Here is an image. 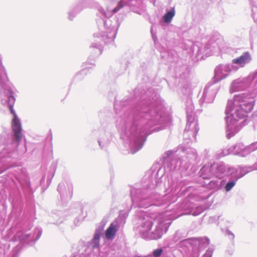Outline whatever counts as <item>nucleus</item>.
Wrapping results in <instances>:
<instances>
[{
  "instance_id": "obj_2",
  "label": "nucleus",
  "mask_w": 257,
  "mask_h": 257,
  "mask_svg": "<svg viewBox=\"0 0 257 257\" xmlns=\"http://www.w3.org/2000/svg\"><path fill=\"white\" fill-rule=\"evenodd\" d=\"M250 60V57L249 53L245 52L239 57L233 59L232 62L239 65L241 67H243L246 63L249 62Z\"/></svg>"
},
{
  "instance_id": "obj_8",
  "label": "nucleus",
  "mask_w": 257,
  "mask_h": 257,
  "mask_svg": "<svg viewBox=\"0 0 257 257\" xmlns=\"http://www.w3.org/2000/svg\"><path fill=\"white\" fill-rule=\"evenodd\" d=\"M162 252H163V249L162 248L155 249L153 251V255L155 257H159L161 255Z\"/></svg>"
},
{
  "instance_id": "obj_9",
  "label": "nucleus",
  "mask_w": 257,
  "mask_h": 257,
  "mask_svg": "<svg viewBox=\"0 0 257 257\" xmlns=\"http://www.w3.org/2000/svg\"><path fill=\"white\" fill-rule=\"evenodd\" d=\"M123 5L121 3V2H119L117 6L112 10L113 13H116L118 12L120 9H121L123 7Z\"/></svg>"
},
{
  "instance_id": "obj_6",
  "label": "nucleus",
  "mask_w": 257,
  "mask_h": 257,
  "mask_svg": "<svg viewBox=\"0 0 257 257\" xmlns=\"http://www.w3.org/2000/svg\"><path fill=\"white\" fill-rule=\"evenodd\" d=\"M254 105V102L243 104L241 105L242 110L244 112H249L252 111Z\"/></svg>"
},
{
  "instance_id": "obj_7",
  "label": "nucleus",
  "mask_w": 257,
  "mask_h": 257,
  "mask_svg": "<svg viewBox=\"0 0 257 257\" xmlns=\"http://www.w3.org/2000/svg\"><path fill=\"white\" fill-rule=\"evenodd\" d=\"M235 183L233 181L228 182L225 186V190L228 191L231 189V188L234 186Z\"/></svg>"
},
{
  "instance_id": "obj_1",
  "label": "nucleus",
  "mask_w": 257,
  "mask_h": 257,
  "mask_svg": "<svg viewBox=\"0 0 257 257\" xmlns=\"http://www.w3.org/2000/svg\"><path fill=\"white\" fill-rule=\"evenodd\" d=\"M12 130L16 140L19 142L22 137V126L19 119L15 114L12 121Z\"/></svg>"
},
{
  "instance_id": "obj_4",
  "label": "nucleus",
  "mask_w": 257,
  "mask_h": 257,
  "mask_svg": "<svg viewBox=\"0 0 257 257\" xmlns=\"http://www.w3.org/2000/svg\"><path fill=\"white\" fill-rule=\"evenodd\" d=\"M15 102V98L13 95V92H10V95L8 96V103L10 112H14L13 105Z\"/></svg>"
},
{
  "instance_id": "obj_3",
  "label": "nucleus",
  "mask_w": 257,
  "mask_h": 257,
  "mask_svg": "<svg viewBox=\"0 0 257 257\" xmlns=\"http://www.w3.org/2000/svg\"><path fill=\"white\" fill-rule=\"evenodd\" d=\"M117 232L116 225L111 223L105 231V236L108 239H111L114 238Z\"/></svg>"
},
{
  "instance_id": "obj_5",
  "label": "nucleus",
  "mask_w": 257,
  "mask_h": 257,
  "mask_svg": "<svg viewBox=\"0 0 257 257\" xmlns=\"http://www.w3.org/2000/svg\"><path fill=\"white\" fill-rule=\"evenodd\" d=\"M175 14L174 9H173L170 11L167 12L163 17L164 21L165 23H169L171 22Z\"/></svg>"
}]
</instances>
